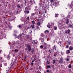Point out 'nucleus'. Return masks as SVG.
Wrapping results in <instances>:
<instances>
[{"label": "nucleus", "mask_w": 73, "mask_h": 73, "mask_svg": "<svg viewBox=\"0 0 73 73\" xmlns=\"http://www.w3.org/2000/svg\"><path fill=\"white\" fill-rule=\"evenodd\" d=\"M29 13L30 11L28 10V9H27V7H26L25 11H24V13L26 14H29Z\"/></svg>", "instance_id": "1"}, {"label": "nucleus", "mask_w": 73, "mask_h": 73, "mask_svg": "<svg viewBox=\"0 0 73 73\" xmlns=\"http://www.w3.org/2000/svg\"><path fill=\"white\" fill-rule=\"evenodd\" d=\"M63 60H64V59L62 57L60 58V59H59V62L60 63V64H62L63 62Z\"/></svg>", "instance_id": "2"}, {"label": "nucleus", "mask_w": 73, "mask_h": 73, "mask_svg": "<svg viewBox=\"0 0 73 73\" xmlns=\"http://www.w3.org/2000/svg\"><path fill=\"white\" fill-rule=\"evenodd\" d=\"M35 14L36 15L38 14V12L39 11V9L38 7H36L35 9Z\"/></svg>", "instance_id": "3"}, {"label": "nucleus", "mask_w": 73, "mask_h": 73, "mask_svg": "<svg viewBox=\"0 0 73 73\" xmlns=\"http://www.w3.org/2000/svg\"><path fill=\"white\" fill-rule=\"evenodd\" d=\"M27 48L28 49V51H30L31 50V45H28L27 46Z\"/></svg>", "instance_id": "4"}, {"label": "nucleus", "mask_w": 73, "mask_h": 73, "mask_svg": "<svg viewBox=\"0 0 73 73\" xmlns=\"http://www.w3.org/2000/svg\"><path fill=\"white\" fill-rule=\"evenodd\" d=\"M69 49L70 50H72L73 49V46H70L69 47Z\"/></svg>", "instance_id": "5"}, {"label": "nucleus", "mask_w": 73, "mask_h": 73, "mask_svg": "<svg viewBox=\"0 0 73 73\" xmlns=\"http://www.w3.org/2000/svg\"><path fill=\"white\" fill-rule=\"evenodd\" d=\"M26 23V24H28L29 23V21H25L24 23Z\"/></svg>", "instance_id": "6"}, {"label": "nucleus", "mask_w": 73, "mask_h": 73, "mask_svg": "<svg viewBox=\"0 0 73 73\" xmlns=\"http://www.w3.org/2000/svg\"><path fill=\"white\" fill-rule=\"evenodd\" d=\"M59 16L58 14H56V13L55 14V16L56 17H57Z\"/></svg>", "instance_id": "7"}, {"label": "nucleus", "mask_w": 73, "mask_h": 73, "mask_svg": "<svg viewBox=\"0 0 73 73\" xmlns=\"http://www.w3.org/2000/svg\"><path fill=\"white\" fill-rule=\"evenodd\" d=\"M32 23L33 25H35L36 24L35 21H33Z\"/></svg>", "instance_id": "8"}, {"label": "nucleus", "mask_w": 73, "mask_h": 73, "mask_svg": "<svg viewBox=\"0 0 73 73\" xmlns=\"http://www.w3.org/2000/svg\"><path fill=\"white\" fill-rule=\"evenodd\" d=\"M31 27L32 29H34L35 28V25H31Z\"/></svg>", "instance_id": "9"}, {"label": "nucleus", "mask_w": 73, "mask_h": 73, "mask_svg": "<svg viewBox=\"0 0 73 73\" xmlns=\"http://www.w3.org/2000/svg\"><path fill=\"white\" fill-rule=\"evenodd\" d=\"M56 48H57L56 46L55 45H54L53 48V49H54L55 50H56Z\"/></svg>", "instance_id": "10"}, {"label": "nucleus", "mask_w": 73, "mask_h": 73, "mask_svg": "<svg viewBox=\"0 0 73 73\" xmlns=\"http://www.w3.org/2000/svg\"><path fill=\"white\" fill-rule=\"evenodd\" d=\"M39 39L40 40H41V41L42 42H43L42 40H44V38H39Z\"/></svg>", "instance_id": "11"}, {"label": "nucleus", "mask_w": 73, "mask_h": 73, "mask_svg": "<svg viewBox=\"0 0 73 73\" xmlns=\"http://www.w3.org/2000/svg\"><path fill=\"white\" fill-rule=\"evenodd\" d=\"M72 2L73 1H72V2H71V5H70V7H71V8H73V4L72 5Z\"/></svg>", "instance_id": "12"}, {"label": "nucleus", "mask_w": 73, "mask_h": 73, "mask_svg": "<svg viewBox=\"0 0 73 73\" xmlns=\"http://www.w3.org/2000/svg\"><path fill=\"white\" fill-rule=\"evenodd\" d=\"M26 19L27 20L29 21L30 20V18L29 17V16H28L26 18Z\"/></svg>", "instance_id": "13"}, {"label": "nucleus", "mask_w": 73, "mask_h": 73, "mask_svg": "<svg viewBox=\"0 0 73 73\" xmlns=\"http://www.w3.org/2000/svg\"><path fill=\"white\" fill-rule=\"evenodd\" d=\"M17 7L19 9L21 8L20 6V5H17Z\"/></svg>", "instance_id": "14"}, {"label": "nucleus", "mask_w": 73, "mask_h": 73, "mask_svg": "<svg viewBox=\"0 0 73 73\" xmlns=\"http://www.w3.org/2000/svg\"><path fill=\"white\" fill-rule=\"evenodd\" d=\"M18 27H19V28L21 29L22 27V26L21 25H18Z\"/></svg>", "instance_id": "15"}, {"label": "nucleus", "mask_w": 73, "mask_h": 73, "mask_svg": "<svg viewBox=\"0 0 73 73\" xmlns=\"http://www.w3.org/2000/svg\"><path fill=\"white\" fill-rule=\"evenodd\" d=\"M42 17V15H38V18H41Z\"/></svg>", "instance_id": "16"}, {"label": "nucleus", "mask_w": 73, "mask_h": 73, "mask_svg": "<svg viewBox=\"0 0 73 73\" xmlns=\"http://www.w3.org/2000/svg\"><path fill=\"white\" fill-rule=\"evenodd\" d=\"M35 15V13H32L31 14V16H32V17H33Z\"/></svg>", "instance_id": "17"}, {"label": "nucleus", "mask_w": 73, "mask_h": 73, "mask_svg": "<svg viewBox=\"0 0 73 73\" xmlns=\"http://www.w3.org/2000/svg\"><path fill=\"white\" fill-rule=\"evenodd\" d=\"M68 68H71L72 66H71V64H69V65H68Z\"/></svg>", "instance_id": "18"}, {"label": "nucleus", "mask_w": 73, "mask_h": 73, "mask_svg": "<svg viewBox=\"0 0 73 73\" xmlns=\"http://www.w3.org/2000/svg\"><path fill=\"white\" fill-rule=\"evenodd\" d=\"M7 59H8V60H9L10 59V56L9 55H8V56H7Z\"/></svg>", "instance_id": "19"}, {"label": "nucleus", "mask_w": 73, "mask_h": 73, "mask_svg": "<svg viewBox=\"0 0 73 73\" xmlns=\"http://www.w3.org/2000/svg\"><path fill=\"white\" fill-rule=\"evenodd\" d=\"M66 21H67V22H66V23L68 24V23L69 22V21L68 19H67L66 20Z\"/></svg>", "instance_id": "20"}, {"label": "nucleus", "mask_w": 73, "mask_h": 73, "mask_svg": "<svg viewBox=\"0 0 73 73\" xmlns=\"http://www.w3.org/2000/svg\"><path fill=\"white\" fill-rule=\"evenodd\" d=\"M70 53V51L69 50H67V51L66 52V53L67 54H68V53Z\"/></svg>", "instance_id": "21"}, {"label": "nucleus", "mask_w": 73, "mask_h": 73, "mask_svg": "<svg viewBox=\"0 0 73 73\" xmlns=\"http://www.w3.org/2000/svg\"><path fill=\"white\" fill-rule=\"evenodd\" d=\"M44 49L45 50H47V47L46 46H44Z\"/></svg>", "instance_id": "22"}, {"label": "nucleus", "mask_w": 73, "mask_h": 73, "mask_svg": "<svg viewBox=\"0 0 73 73\" xmlns=\"http://www.w3.org/2000/svg\"><path fill=\"white\" fill-rule=\"evenodd\" d=\"M46 32L47 33H49V32L47 30L45 31L44 33H46Z\"/></svg>", "instance_id": "23"}, {"label": "nucleus", "mask_w": 73, "mask_h": 73, "mask_svg": "<svg viewBox=\"0 0 73 73\" xmlns=\"http://www.w3.org/2000/svg\"><path fill=\"white\" fill-rule=\"evenodd\" d=\"M54 29L55 30H56L57 29V27H55L54 28Z\"/></svg>", "instance_id": "24"}, {"label": "nucleus", "mask_w": 73, "mask_h": 73, "mask_svg": "<svg viewBox=\"0 0 73 73\" xmlns=\"http://www.w3.org/2000/svg\"><path fill=\"white\" fill-rule=\"evenodd\" d=\"M47 27H48L49 28H50V26H51V25H47Z\"/></svg>", "instance_id": "25"}, {"label": "nucleus", "mask_w": 73, "mask_h": 73, "mask_svg": "<svg viewBox=\"0 0 73 73\" xmlns=\"http://www.w3.org/2000/svg\"><path fill=\"white\" fill-rule=\"evenodd\" d=\"M36 29H38L39 30L40 29H39V26H37L36 27Z\"/></svg>", "instance_id": "26"}, {"label": "nucleus", "mask_w": 73, "mask_h": 73, "mask_svg": "<svg viewBox=\"0 0 73 73\" xmlns=\"http://www.w3.org/2000/svg\"><path fill=\"white\" fill-rule=\"evenodd\" d=\"M34 63L33 62H31V63L30 65H31V66H33V64H34Z\"/></svg>", "instance_id": "27"}, {"label": "nucleus", "mask_w": 73, "mask_h": 73, "mask_svg": "<svg viewBox=\"0 0 73 73\" xmlns=\"http://www.w3.org/2000/svg\"><path fill=\"white\" fill-rule=\"evenodd\" d=\"M67 31H68V34H69L70 33V30L69 29H68Z\"/></svg>", "instance_id": "28"}, {"label": "nucleus", "mask_w": 73, "mask_h": 73, "mask_svg": "<svg viewBox=\"0 0 73 73\" xmlns=\"http://www.w3.org/2000/svg\"><path fill=\"white\" fill-rule=\"evenodd\" d=\"M9 29H12V27L11 26H9Z\"/></svg>", "instance_id": "29"}, {"label": "nucleus", "mask_w": 73, "mask_h": 73, "mask_svg": "<svg viewBox=\"0 0 73 73\" xmlns=\"http://www.w3.org/2000/svg\"><path fill=\"white\" fill-rule=\"evenodd\" d=\"M22 36V35H19L18 36L19 38H21Z\"/></svg>", "instance_id": "30"}, {"label": "nucleus", "mask_w": 73, "mask_h": 73, "mask_svg": "<svg viewBox=\"0 0 73 73\" xmlns=\"http://www.w3.org/2000/svg\"><path fill=\"white\" fill-rule=\"evenodd\" d=\"M53 64H55V60H53Z\"/></svg>", "instance_id": "31"}, {"label": "nucleus", "mask_w": 73, "mask_h": 73, "mask_svg": "<svg viewBox=\"0 0 73 73\" xmlns=\"http://www.w3.org/2000/svg\"><path fill=\"white\" fill-rule=\"evenodd\" d=\"M68 71L70 72H71L72 70H71V69H69L68 70Z\"/></svg>", "instance_id": "32"}, {"label": "nucleus", "mask_w": 73, "mask_h": 73, "mask_svg": "<svg viewBox=\"0 0 73 73\" xmlns=\"http://www.w3.org/2000/svg\"><path fill=\"white\" fill-rule=\"evenodd\" d=\"M7 24V22H6V21H5V22L4 24V25H6Z\"/></svg>", "instance_id": "33"}, {"label": "nucleus", "mask_w": 73, "mask_h": 73, "mask_svg": "<svg viewBox=\"0 0 73 73\" xmlns=\"http://www.w3.org/2000/svg\"><path fill=\"white\" fill-rule=\"evenodd\" d=\"M34 52V48H33L32 50L31 51V52H32V53H33Z\"/></svg>", "instance_id": "34"}, {"label": "nucleus", "mask_w": 73, "mask_h": 73, "mask_svg": "<svg viewBox=\"0 0 73 73\" xmlns=\"http://www.w3.org/2000/svg\"><path fill=\"white\" fill-rule=\"evenodd\" d=\"M69 47V45H67L66 46V48H68Z\"/></svg>", "instance_id": "35"}, {"label": "nucleus", "mask_w": 73, "mask_h": 73, "mask_svg": "<svg viewBox=\"0 0 73 73\" xmlns=\"http://www.w3.org/2000/svg\"><path fill=\"white\" fill-rule=\"evenodd\" d=\"M37 24L39 26H40V23L39 22H38V23H37Z\"/></svg>", "instance_id": "36"}, {"label": "nucleus", "mask_w": 73, "mask_h": 73, "mask_svg": "<svg viewBox=\"0 0 73 73\" xmlns=\"http://www.w3.org/2000/svg\"><path fill=\"white\" fill-rule=\"evenodd\" d=\"M50 1L51 2V3L53 2V0H50Z\"/></svg>", "instance_id": "37"}, {"label": "nucleus", "mask_w": 73, "mask_h": 73, "mask_svg": "<svg viewBox=\"0 0 73 73\" xmlns=\"http://www.w3.org/2000/svg\"><path fill=\"white\" fill-rule=\"evenodd\" d=\"M40 47L42 48H43V46L42 45L40 46Z\"/></svg>", "instance_id": "38"}, {"label": "nucleus", "mask_w": 73, "mask_h": 73, "mask_svg": "<svg viewBox=\"0 0 73 73\" xmlns=\"http://www.w3.org/2000/svg\"><path fill=\"white\" fill-rule=\"evenodd\" d=\"M35 58H34V60H32V63H33V62H34V61H35Z\"/></svg>", "instance_id": "39"}, {"label": "nucleus", "mask_w": 73, "mask_h": 73, "mask_svg": "<svg viewBox=\"0 0 73 73\" xmlns=\"http://www.w3.org/2000/svg\"><path fill=\"white\" fill-rule=\"evenodd\" d=\"M7 65V63H5V64H4L5 66H6Z\"/></svg>", "instance_id": "40"}, {"label": "nucleus", "mask_w": 73, "mask_h": 73, "mask_svg": "<svg viewBox=\"0 0 73 73\" xmlns=\"http://www.w3.org/2000/svg\"><path fill=\"white\" fill-rule=\"evenodd\" d=\"M69 60L68 58H67V59H66V61H69Z\"/></svg>", "instance_id": "41"}, {"label": "nucleus", "mask_w": 73, "mask_h": 73, "mask_svg": "<svg viewBox=\"0 0 73 73\" xmlns=\"http://www.w3.org/2000/svg\"><path fill=\"white\" fill-rule=\"evenodd\" d=\"M47 45L46 43H45L44 42V46H45V45Z\"/></svg>", "instance_id": "42"}, {"label": "nucleus", "mask_w": 73, "mask_h": 73, "mask_svg": "<svg viewBox=\"0 0 73 73\" xmlns=\"http://www.w3.org/2000/svg\"><path fill=\"white\" fill-rule=\"evenodd\" d=\"M41 68H42L41 67V66H40L39 67V69L40 70L41 69Z\"/></svg>", "instance_id": "43"}, {"label": "nucleus", "mask_w": 73, "mask_h": 73, "mask_svg": "<svg viewBox=\"0 0 73 73\" xmlns=\"http://www.w3.org/2000/svg\"><path fill=\"white\" fill-rule=\"evenodd\" d=\"M27 59V56H25V58H24L25 60H26Z\"/></svg>", "instance_id": "44"}, {"label": "nucleus", "mask_w": 73, "mask_h": 73, "mask_svg": "<svg viewBox=\"0 0 73 73\" xmlns=\"http://www.w3.org/2000/svg\"><path fill=\"white\" fill-rule=\"evenodd\" d=\"M25 50L26 51H27V50H28V49L27 48H26L25 49Z\"/></svg>", "instance_id": "45"}, {"label": "nucleus", "mask_w": 73, "mask_h": 73, "mask_svg": "<svg viewBox=\"0 0 73 73\" xmlns=\"http://www.w3.org/2000/svg\"><path fill=\"white\" fill-rule=\"evenodd\" d=\"M47 67L48 68H50V66H47Z\"/></svg>", "instance_id": "46"}, {"label": "nucleus", "mask_w": 73, "mask_h": 73, "mask_svg": "<svg viewBox=\"0 0 73 73\" xmlns=\"http://www.w3.org/2000/svg\"><path fill=\"white\" fill-rule=\"evenodd\" d=\"M69 27H72V25H69Z\"/></svg>", "instance_id": "47"}, {"label": "nucleus", "mask_w": 73, "mask_h": 73, "mask_svg": "<svg viewBox=\"0 0 73 73\" xmlns=\"http://www.w3.org/2000/svg\"><path fill=\"white\" fill-rule=\"evenodd\" d=\"M15 52L17 51V52H18V50H17V49H15Z\"/></svg>", "instance_id": "48"}, {"label": "nucleus", "mask_w": 73, "mask_h": 73, "mask_svg": "<svg viewBox=\"0 0 73 73\" xmlns=\"http://www.w3.org/2000/svg\"><path fill=\"white\" fill-rule=\"evenodd\" d=\"M49 70H47V72H47V73H48V72H49Z\"/></svg>", "instance_id": "49"}, {"label": "nucleus", "mask_w": 73, "mask_h": 73, "mask_svg": "<svg viewBox=\"0 0 73 73\" xmlns=\"http://www.w3.org/2000/svg\"><path fill=\"white\" fill-rule=\"evenodd\" d=\"M27 39H29V36H27Z\"/></svg>", "instance_id": "50"}, {"label": "nucleus", "mask_w": 73, "mask_h": 73, "mask_svg": "<svg viewBox=\"0 0 73 73\" xmlns=\"http://www.w3.org/2000/svg\"><path fill=\"white\" fill-rule=\"evenodd\" d=\"M61 54H62V55H64V54L62 52H61Z\"/></svg>", "instance_id": "51"}, {"label": "nucleus", "mask_w": 73, "mask_h": 73, "mask_svg": "<svg viewBox=\"0 0 73 73\" xmlns=\"http://www.w3.org/2000/svg\"><path fill=\"white\" fill-rule=\"evenodd\" d=\"M37 44V43L36 42H35L34 43V44Z\"/></svg>", "instance_id": "52"}, {"label": "nucleus", "mask_w": 73, "mask_h": 73, "mask_svg": "<svg viewBox=\"0 0 73 73\" xmlns=\"http://www.w3.org/2000/svg\"><path fill=\"white\" fill-rule=\"evenodd\" d=\"M71 43V42L70 41L69 42H68V44H70Z\"/></svg>", "instance_id": "53"}, {"label": "nucleus", "mask_w": 73, "mask_h": 73, "mask_svg": "<svg viewBox=\"0 0 73 73\" xmlns=\"http://www.w3.org/2000/svg\"><path fill=\"white\" fill-rule=\"evenodd\" d=\"M30 2L31 3H32V1L31 0H30Z\"/></svg>", "instance_id": "54"}, {"label": "nucleus", "mask_w": 73, "mask_h": 73, "mask_svg": "<svg viewBox=\"0 0 73 73\" xmlns=\"http://www.w3.org/2000/svg\"><path fill=\"white\" fill-rule=\"evenodd\" d=\"M59 43H60V44L62 43L60 41H59Z\"/></svg>", "instance_id": "55"}, {"label": "nucleus", "mask_w": 73, "mask_h": 73, "mask_svg": "<svg viewBox=\"0 0 73 73\" xmlns=\"http://www.w3.org/2000/svg\"><path fill=\"white\" fill-rule=\"evenodd\" d=\"M19 13V11H17V13L18 14Z\"/></svg>", "instance_id": "56"}, {"label": "nucleus", "mask_w": 73, "mask_h": 73, "mask_svg": "<svg viewBox=\"0 0 73 73\" xmlns=\"http://www.w3.org/2000/svg\"><path fill=\"white\" fill-rule=\"evenodd\" d=\"M33 70V69L32 68H31L30 69V70Z\"/></svg>", "instance_id": "57"}, {"label": "nucleus", "mask_w": 73, "mask_h": 73, "mask_svg": "<svg viewBox=\"0 0 73 73\" xmlns=\"http://www.w3.org/2000/svg\"><path fill=\"white\" fill-rule=\"evenodd\" d=\"M37 60V58H36V59L35 58V60L36 61Z\"/></svg>", "instance_id": "58"}, {"label": "nucleus", "mask_w": 73, "mask_h": 73, "mask_svg": "<svg viewBox=\"0 0 73 73\" xmlns=\"http://www.w3.org/2000/svg\"><path fill=\"white\" fill-rule=\"evenodd\" d=\"M42 35H43V34H42L41 35V36H42Z\"/></svg>", "instance_id": "59"}, {"label": "nucleus", "mask_w": 73, "mask_h": 73, "mask_svg": "<svg viewBox=\"0 0 73 73\" xmlns=\"http://www.w3.org/2000/svg\"><path fill=\"white\" fill-rule=\"evenodd\" d=\"M54 56H56V54H54Z\"/></svg>", "instance_id": "60"}, {"label": "nucleus", "mask_w": 73, "mask_h": 73, "mask_svg": "<svg viewBox=\"0 0 73 73\" xmlns=\"http://www.w3.org/2000/svg\"><path fill=\"white\" fill-rule=\"evenodd\" d=\"M3 18L4 19H6V17H3Z\"/></svg>", "instance_id": "61"}, {"label": "nucleus", "mask_w": 73, "mask_h": 73, "mask_svg": "<svg viewBox=\"0 0 73 73\" xmlns=\"http://www.w3.org/2000/svg\"><path fill=\"white\" fill-rule=\"evenodd\" d=\"M37 21H38L39 19H37Z\"/></svg>", "instance_id": "62"}, {"label": "nucleus", "mask_w": 73, "mask_h": 73, "mask_svg": "<svg viewBox=\"0 0 73 73\" xmlns=\"http://www.w3.org/2000/svg\"><path fill=\"white\" fill-rule=\"evenodd\" d=\"M49 52L51 53V50H50L49 51Z\"/></svg>", "instance_id": "63"}, {"label": "nucleus", "mask_w": 73, "mask_h": 73, "mask_svg": "<svg viewBox=\"0 0 73 73\" xmlns=\"http://www.w3.org/2000/svg\"><path fill=\"white\" fill-rule=\"evenodd\" d=\"M2 51V50H0V52H1Z\"/></svg>", "instance_id": "64"}]
</instances>
